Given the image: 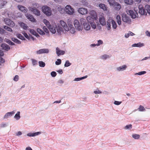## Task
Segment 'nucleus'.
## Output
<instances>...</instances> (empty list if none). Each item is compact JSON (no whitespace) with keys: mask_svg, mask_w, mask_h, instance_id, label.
I'll return each mask as SVG.
<instances>
[{"mask_svg":"<svg viewBox=\"0 0 150 150\" xmlns=\"http://www.w3.org/2000/svg\"><path fill=\"white\" fill-rule=\"evenodd\" d=\"M25 16L27 18L31 21L33 22H36V20L34 18L33 15L28 13H27L25 14Z\"/></svg>","mask_w":150,"mask_h":150,"instance_id":"obj_10","label":"nucleus"},{"mask_svg":"<svg viewBox=\"0 0 150 150\" xmlns=\"http://www.w3.org/2000/svg\"><path fill=\"white\" fill-rule=\"evenodd\" d=\"M65 11L66 13L69 15L73 14L74 12V9L70 5H67L65 7Z\"/></svg>","mask_w":150,"mask_h":150,"instance_id":"obj_3","label":"nucleus"},{"mask_svg":"<svg viewBox=\"0 0 150 150\" xmlns=\"http://www.w3.org/2000/svg\"><path fill=\"white\" fill-rule=\"evenodd\" d=\"M127 67L126 65H124L120 67L117 68V70L118 71H122L125 70Z\"/></svg>","mask_w":150,"mask_h":150,"instance_id":"obj_27","label":"nucleus"},{"mask_svg":"<svg viewBox=\"0 0 150 150\" xmlns=\"http://www.w3.org/2000/svg\"><path fill=\"white\" fill-rule=\"evenodd\" d=\"M58 28L57 29V31L59 33L60 32H63V28L62 27H58Z\"/></svg>","mask_w":150,"mask_h":150,"instance_id":"obj_56","label":"nucleus"},{"mask_svg":"<svg viewBox=\"0 0 150 150\" xmlns=\"http://www.w3.org/2000/svg\"><path fill=\"white\" fill-rule=\"evenodd\" d=\"M132 137L135 139H139L140 136L137 134H134L132 135Z\"/></svg>","mask_w":150,"mask_h":150,"instance_id":"obj_37","label":"nucleus"},{"mask_svg":"<svg viewBox=\"0 0 150 150\" xmlns=\"http://www.w3.org/2000/svg\"><path fill=\"white\" fill-rule=\"evenodd\" d=\"M1 47L3 49L6 50H8L10 49V48L9 46L6 44H3L1 45Z\"/></svg>","mask_w":150,"mask_h":150,"instance_id":"obj_21","label":"nucleus"},{"mask_svg":"<svg viewBox=\"0 0 150 150\" xmlns=\"http://www.w3.org/2000/svg\"><path fill=\"white\" fill-rule=\"evenodd\" d=\"M7 3L6 1L4 0H0V8H2Z\"/></svg>","mask_w":150,"mask_h":150,"instance_id":"obj_26","label":"nucleus"},{"mask_svg":"<svg viewBox=\"0 0 150 150\" xmlns=\"http://www.w3.org/2000/svg\"><path fill=\"white\" fill-rule=\"evenodd\" d=\"M42 12L46 16H50L51 15L52 11L49 7L47 6H44L42 7Z\"/></svg>","mask_w":150,"mask_h":150,"instance_id":"obj_2","label":"nucleus"},{"mask_svg":"<svg viewBox=\"0 0 150 150\" xmlns=\"http://www.w3.org/2000/svg\"><path fill=\"white\" fill-rule=\"evenodd\" d=\"M31 60L32 61V64L33 65H34L37 64V60L33 59H32Z\"/></svg>","mask_w":150,"mask_h":150,"instance_id":"obj_54","label":"nucleus"},{"mask_svg":"<svg viewBox=\"0 0 150 150\" xmlns=\"http://www.w3.org/2000/svg\"><path fill=\"white\" fill-rule=\"evenodd\" d=\"M61 63V60L60 59H58L57 61L55 62V64L57 65H59Z\"/></svg>","mask_w":150,"mask_h":150,"instance_id":"obj_49","label":"nucleus"},{"mask_svg":"<svg viewBox=\"0 0 150 150\" xmlns=\"http://www.w3.org/2000/svg\"><path fill=\"white\" fill-rule=\"evenodd\" d=\"M138 110L139 111H143L145 110L144 107L141 105L139 106V107L138 108Z\"/></svg>","mask_w":150,"mask_h":150,"instance_id":"obj_43","label":"nucleus"},{"mask_svg":"<svg viewBox=\"0 0 150 150\" xmlns=\"http://www.w3.org/2000/svg\"><path fill=\"white\" fill-rule=\"evenodd\" d=\"M103 43V41L101 40H99L98 41V43L96 44V46H98L102 44Z\"/></svg>","mask_w":150,"mask_h":150,"instance_id":"obj_52","label":"nucleus"},{"mask_svg":"<svg viewBox=\"0 0 150 150\" xmlns=\"http://www.w3.org/2000/svg\"><path fill=\"white\" fill-rule=\"evenodd\" d=\"M39 7V5L36 3L33 4V6L29 7L28 8L30 11L33 12L34 14L37 16H40V11L38 10L37 8Z\"/></svg>","mask_w":150,"mask_h":150,"instance_id":"obj_1","label":"nucleus"},{"mask_svg":"<svg viewBox=\"0 0 150 150\" xmlns=\"http://www.w3.org/2000/svg\"><path fill=\"white\" fill-rule=\"evenodd\" d=\"M41 132H39L34 133H29L28 134V136L29 137H34L38 135L39 134H41Z\"/></svg>","mask_w":150,"mask_h":150,"instance_id":"obj_24","label":"nucleus"},{"mask_svg":"<svg viewBox=\"0 0 150 150\" xmlns=\"http://www.w3.org/2000/svg\"><path fill=\"white\" fill-rule=\"evenodd\" d=\"M145 9L147 13L150 14V6L147 5L145 6Z\"/></svg>","mask_w":150,"mask_h":150,"instance_id":"obj_32","label":"nucleus"},{"mask_svg":"<svg viewBox=\"0 0 150 150\" xmlns=\"http://www.w3.org/2000/svg\"><path fill=\"white\" fill-rule=\"evenodd\" d=\"M144 44L141 42H138L137 43H135L132 45V47H141L144 46Z\"/></svg>","mask_w":150,"mask_h":150,"instance_id":"obj_19","label":"nucleus"},{"mask_svg":"<svg viewBox=\"0 0 150 150\" xmlns=\"http://www.w3.org/2000/svg\"><path fill=\"white\" fill-rule=\"evenodd\" d=\"M107 26L108 29L109 30L111 29V18H109L108 21H107Z\"/></svg>","mask_w":150,"mask_h":150,"instance_id":"obj_22","label":"nucleus"},{"mask_svg":"<svg viewBox=\"0 0 150 150\" xmlns=\"http://www.w3.org/2000/svg\"><path fill=\"white\" fill-rule=\"evenodd\" d=\"M5 62V60L2 57L0 56V65L1 64V63H3Z\"/></svg>","mask_w":150,"mask_h":150,"instance_id":"obj_61","label":"nucleus"},{"mask_svg":"<svg viewBox=\"0 0 150 150\" xmlns=\"http://www.w3.org/2000/svg\"><path fill=\"white\" fill-rule=\"evenodd\" d=\"M23 35H24V36L28 40H29L30 39V36H29L27 33L24 32L22 33Z\"/></svg>","mask_w":150,"mask_h":150,"instance_id":"obj_47","label":"nucleus"},{"mask_svg":"<svg viewBox=\"0 0 150 150\" xmlns=\"http://www.w3.org/2000/svg\"><path fill=\"white\" fill-rule=\"evenodd\" d=\"M4 28L8 31L10 32H12L13 31V30L11 28L7 26H4Z\"/></svg>","mask_w":150,"mask_h":150,"instance_id":"obj_38","label":"nucleus"},{"mask_svg":"<svg viewBox=\"0 0 150 150\" xmlns=\"http://www.w3.org/2000/svg\"><path fill=\"white\" fill-rule=\"evenodd\" d=\"M108 1L111 6H113L116 2H115L114 0H108Z\"/></svg>","mask_w":150,"mask_h":150,"instance_id":"obj_40","label":"nucleus"},{"mask_svg":"<svg viewBox=\"0 0 150 150\" xmlns=\"http://www.w3.org/2000/svg\"><path fill=\"white\" fill-rule=\"evenodd\" d=\"M132 128V125L131 124L126 125L124 127V129H130Z\"/></svg>","mask_w":150,"mask_h":150,"instance_id":"obj_42","label":"nucleus"},{"mask_svg":"<svg viewBox=\"0 0 150 150\" xmlns=\"http://www.w3.org/2000/svg\"><path fill=\"white\" fill-rule=\"evenodd\" d=\"M99 21L100 24L102 25H105V20L103 16H100Z\"/></svg>","mask_w":150,"mask_h":150,"instance_id":"obj_13","label":"nucleus"},{"mask_svg":"<svg viewBox=\"0 0 150 150\" xmlns=\"http://www.w3.org/2000/svg\"><path fill=\"white\" fill-rule=\"evenodd\" d=\"M5 30L0 27V33L1 34H4L5 33Z\"/></svg>","mask_w":150,"mask_h":150,"instance_id":"obj_62","label":"nucleus"},{"mask_svg":"<svg viewBox=\"0 0 150 150\" xmlns=\"http://www.w3.org/2000/svg\"><path fill=\"white\" fill-rule=\"evenodd\" d=\"M111 23L112 27L116 29L117 27V24L116 22L114 20L111 18Z\"/></svg>","mask_w":150,"mask_h":150,"instance_id":"obj_34","label":"nucleus"},{"mask_svg":"<svg viewBox=\"0 0 150 150\" xmlns=\"http://www.w3.org/2000/svg\"><path fill=\"white\" fill-rule=\"evenodd\" d=\"M83 25L84 29L86 30H88L90 29L91 27L90 25L87 23L83 24Z\"/></svg>","mask_w":150,"mask_h":150,"instance_id":"obj_23","label":"nucleus"},{"mask_svg":"<svg viewBox=\"0 0 150 150\" xmlns=\"http://www.w3.org/2000/svg\"><path fill=\"white\" fill-rule=\"evenodd\" d=\"M6 42L8 44L11 45H15L14 43L12 42L9 39H7L6 40Z\"/></svg>","mask_w":150,"mask_h":150,"instance_id":"obj_46","label":"nucleus"},{"mask_svg":"<svg viewBox=\"0 0 150 150\" xmlns=\"http://www.w3.org/2000/svg\"><path fill=\"white\" fill-rule=\"evenodd\" d=\"M94 93L95 94H100L101 93H102V92L99 90H98V91H94Z\"/></svg>","mask_w":150,"mask_h":150,"instance_id":"obj_63","label":"nucleus"},{"mask_svg":"<svg viewBox=\"0 0 150 150\" xmlns=\"http://www.w3.org/2000/svg\"><path fill=\"white\" fill-rule=\"evenodd\" d=\"M49 50L47 49H42L39 50L37 52V54H40L43 53H48Z\"/></svg>","mask_w":150,"mask_h":150,"instance_id":"obj_14","label":"nucleus"},{"mask_svg":"<svg viewBox=\"0 0 150 150\" xmlns=\"http://www.w3.org/2000/svg\"><path fill=\"white\" fill-rule=\"evenodd\" d=\"M108 57H109V56L106 54H104L101 57V58L103 59H106Z\"/></svg>","mask_w":150,"mask_h":150,"instance_id":"obj_51","label":"nucleus"},{"mask_svg":"<svg viewBox=\"0 0 150 150\" xmlns=\"http://www.w3.org/2000/svg\"><path fill=\"white\" fill-rule=\"evenodd\" d=\"M126 12L129 15L133 18H135L139 17L138 14L136 11H135V12H134L132 10H127Z\"/></svg>","mask_w":150,"mask_h":150,"instance_id":"obj_4","label":"nucleus"},{"mask_svg":"<svg viewBox=\"0 0 150 150\" xmlns=\"http://www.w3.org/2000/svg\"><path fill=\"white\" fill-rule=\"evenodd\" d=\"M70 29H69V30L71 32V33L73 34L75 32V29L73 27V25H71L69 27Z\"/></svg>","mask_w":150,"mask_h":150,"instance_id":"obj_31","label":"nucleus"},{"mask_svg":"<svg viewBox=\"0 0 150 150\" xmlns=\"http://www.w3.org/2000/svg\"><path fill=\"white\" fill-rule=\"evenodd\" d=\"M98 6L104 11L107 10V7L106 5L103 4H100L98 5Z\"/></svg>","mask_w":150,"mask_h":150,"instance_id":"obj_16","label":"nucleus"},{"mask_svg":"<svg viewBox=\"0 0 150 150\" xmlns=\"http://www.w3.org/2000/svg\"><path fill=\"white\" fill-rule=\"evenodd\" d=\"M80 21L81 24L83 25L86 23V20L83 18H81L80 19Z\"/></svg>","mask_w":150,"mask_h":150,"instance_id":"obj_45","label":"nucleus"},{"mask_svg":"<svg viewBox=\"0 0 150 150\" xmlns=\"http://www.w3.org/2000/svg\"><path fill=\"white\" fill-rule=\"evenodd\" d=\"M79 13L85 15L88 13V11L87 9L85 8H80L78 10Z\"/></svg>","mask_w":150,"mask_h":150,"instance_id":"obj_9","label":"nucleus"},{"mask_svg":"<svg viewBox=\"0 0 150 150\" xmlns=\"http://www.w3.org/2000/svg\"><path fill=\"white\" fill-rule=\"evenodd\" d=\"M20 112H18L14 116V118L17 120H18L20 118Z\"/></svg>","mask_w":150,"mask_h":150,"instance_id":"obj_36","label":"nucleus"},{"mask_svg":"<svg viewBox=\"0 0 150 150\" xmlns=\"http://www.w3.org/2000/svg\"><path fill=\"white\" fill-rule=\"evenodd\" d=\"M74 24L75 28L77 30H80L82 29L83 27L81 25L79 21L78 20H75L74 22Z\"/></svg>","mask_w":150,"mask_h":150,"instance_id":"obj_7","label":"nucleus"},{"mask_svg":"<svg viewBox=\"0 0 150 150\" xmlns=\"http://www.w3.org/2000/svg\"><path fill=\"white\" fill-rule=\"evenodd\" d=\"M17 37L19 39L23 40H25V38L21 34H18L17 35Z\"/></svg>","mask_w":150,"mask_h":150,"instance_id":"obj_39","label":"nucleus"},{"mask_svg":"<svg viewBox=\"0 0 150 150\" xmlns=\"http://www.w3.org/2000/svg\"><path fill=\"white\" fill-rule=\"evenodd\" d=\"M146 34L147 36L150 37V32L147 30L146 32Z\"/></svg>","mask_w":150,"mask_h":150,"instance_id":"obj_64","label":"nucleus"},{"mask_svg":"<svg viewBox=\"0 0 150 150\" xmlns=\"http://www.w3.org/2000/svg\"><path fill=\"white\" fill-rule=\"evenodd\" d=\"M86 19L88 22L91 23V20L92 19V18L90 16H88L87 17Z\"/></svg>","mask_w":150,"mask_h":150,"instance_id":"obj_53","label":"nucleus"},{"mask_svg":"<svg viewBox=\"0 0 150 150\" xmlns=\"http://www.w3.org/2000/svg\"><path fill=\"white\" fill-rule=\"evenodd\" d=\"M57 9H58V11L62 13H64L65 11V9L63 7H62L58 5L57 6Z\"/></svg>","mask_w":150,"mask_h":150,"instance_id":"obj_25","label":"nucleus"},{"mask_svg":"<svg viewBox=\"0 0 150 150\" xmlns=\"http://www.w3.org/2000/svg\"><path fill=\"white\" fill-rule=\"evenodd\" d=\"M71 65V64L69 62L68 60L66 61L64 64L65 67H68L70 66Z\"/></svg>","mask_w":150,"mask_h":150,"instance_id":"obj_48","label":"nucleus"},{"mask_svg":"<svg viewBox=\"0 0 150 150\" xmlns=\"http://www.w3.org/2000/svg\"><path fill=\"white\" fill-rule=\"evenodd\" d=\"M19 79L18 76L17 75H16L15 76V77L13 79V80L15 81H18Z\"/></svg>","mask_w":150,"mask_h":150,"instance_id":"obj_59","label":"nucleus"},{"mask_svg":"<svg viewBox=\"0 0 150 150\" xmlns=\"http://www.w3.org/2000/svg\"><path fill=\"white\" fill-rule=\"evenodd\" d=\"M39 66L41 67H44L45 66V63L42 61L39 62Z\"/></svg>","mask_w":150,"mask_h":150,"instance_id":"obj_44","label":"nucleus"},{"mask_svg":"<svg viewBox=\"0 0 150 150\" xmlns=\"http://www.w3.org/2000/svg\"><path fill=\"white\" fill-rule=\"evenodd\" d=\"M51 74L52 77H54L56 76L57 73L55 71H52L51 72Z\"/></svg>","mask_w":150,"mask_h":150,"instance_id":"obj_55","label":"nucleus"},{"mask_svg":"<svg viewBox=\"0 0 150 150\" xmlns=\"http://www.w3.org/2000/svg\"><path fill=\"white\" fill-rule=\"evenodd\" d=\"M125 2L127 4L131 5L133 4V0H124Z\"/></svg>","mask_w":150,"mask_h":150,"instance_id":"obj_33","label":"nucleus"},{"mask_svg":"<svg viewBox=\"0 0 150 150\" xmlns=\"http://www.w3.org/2000/svg\"><path fill=\"white\" fill-rule=\"evenodd\" d=\"M43 22L46 25L48 29L52 27V25H51L50 22L46 19H43Z\"/></svg>","mask_w":150,"mask_h":150,"instance_id":"obj_18","label":"nucleus"},{"mask_svg":"<svg viewBox=\"0 0 150 150\" xmlns=\"http://www.w3.org/2000/svg\"><path fill=\"white\" fill-rule=\"evenodd\" d=\"M18 8L19 10L25 13L27 12L28 11L26 7L21 5H18Z\"/></svg>","mask_w":150,"mask_h":150,"instance_id":"obj_12","label":"nucleus"},{"mask_svg":"<svg viewBox=\"0 0 150 150\" xmlns=\"http://www.w3.org/2000/svg\"><path fill=\"white\" fill-rule=\"evenodd\" d=\"M121 103V102H120L117 101H115L114 102V104L116 105H119Z\"/></svg>","mask_w":150,"mask_h":150,"instance_id":"obj_60","label":"nucleus"},{"mask_svg":"<svg viewBox=\"0 0 150 150\" xmlns=\"http://www.w3.org/2000/svg\"><path fill=\"white\" fill-rule=\"evenodd\" d=\"M57 25L56 24L54 26H52V27L50 28L49 29L50 31L53 33H55L56 32V28Z\"/></svg>","mask_w":150,"mask_h":150,"instance_id":"obj_17","label":"nucleus"},{"mask_svg":"<svg viewBox=\"0 0 150 150\" xmlns=\"http://www.w3.org/2000/svg\"><path fill=\"white\" fill-rule=\"evenodd\" d=\"M11 40L12 41L18 44H20L21 43L20 41L16 38H11Z\"/></svg>","mask_w":150,"mask_h":150,"instance_id":"obj_35","label":"nucleus"},{"mask_svg":"<svg viewBox=\"0 0 150 150\" xmlns=\"http://www.w3.org/2000/svg\"><path fill=\"white\" fill-rule=\"evenodd\" d=\"M122 20L123 22L130 24L131 20L129 17L127 16L126 15L123 14L122 16Z\"/></svg>","mask_w":150,"mask_h":150,"instance_id":"obj_8","label":"nucleus"},{"mask_svg":"<svg viewBox=\"0 0 150 150\" xmlns=\"http://www.w3.org/2000/svg\"><path fill=\"white\" fill-rule=\"evenodd\" d=\"M43 29L44 31L46 33H49V31L44 26L43 27Z\"/></svg>","mask_w":150,"mask_h":150,"instance_id":"obj_57","label":"nucleus"},{"mask_svg":"<svg viewBox=\"0 0 150 150\" xmlns=\"http://www.w3.org/2000/svg\"><path fill=\"white\" fill-rule=\"evenodd\" d=\"M30 33L32 34L33 35H35L36 37H37L39 36L38 34L33 29H30Z\"/></svg>","mask_w":150,"mask_h":150,"instance_id":"obj_29","label":"nucleus"},{"mask_svg":"<svg viewBox=\"0 0 150 150\" xmlns=\"http://www.w3.org/2000/svg\"><path fill=\"white\" fill-rule=\"evenodd\" d=\"M56 53L58 56L61 55H63L64 54L65 52L59 50V48L57 47L56 49Z\"/></svg>","mask_w":150,"mask_h":150,"instance_id":"obj_15","label":"nucleus"},{"mask_svg":"<svg viewBox=\"0 0 150 150\" xmlns=\"http://www.w3.org/2000/svg\"><path fill=\"white\" fill-rule=\"evenodd\" d=\"M113 6L114 7L115 9L117 10H119L121 8L120 5L117 2H116Z\"/></svg>","mask_w":150,"mask_h":150,"instance_id":"obj_20","label":"nucleus"},{"mask_svg":"<svg viewBox=\"0 0 150 150\" xmlns=\"http://www.w3.org/2000/svg\"><path fill=\"white\" fill-rule=\"evenodd\" d=\"M21 27L24 29L26 30L28 28V26L23 22H21L20 23Z\"/></svg>","mask_w":150,"mask_h":150,"instance_id":"obj_28","label":"nucleus"},{"mask_svg":"<svg viewBox=\"0 0 150 150\" xmlns=\"http://www.w3.org/2000/svg\"><path fill=\"white\" fill-rule=\"evenodd\" d=\"M60 24L65 31H69V28L67 26L66 23L65 22L63 21H60Z\"/></svg>","mask_w":150,"mask_h":150,"instance_id":"obj_11","label":"nucleus"},{"mask_svg":"<svg viewBox=\"0 0 150 150\" xmlns=\"http://www.w3.org/2000/svg\"><path fill=\"white\" fill-rule=\"evenodd\" d=\"M4 21L5 22L6 24L11 27H13L15 25L14 23L8 18H4Z\"/></svg>","mask_w":150,"mask_h":150,"instance_id":"obj_6","label":"nucleus"},{"mask_svg":"<svg viewBox=\"0 0 150 150\" xmlns=\"http://www.w3.org/2000/svg\"><path fill=\"white\" fill-rule=\"evenodd\" d=\"M37 31L40 35H44L45 34L44 32L40 28L37 29Z\"/></svg>","mask_w":150,"mask_h":150,"instance_id":"obj_41","label":"nucleus"},{"mask_svg":"<svg viewBox=\"0 0 150 150\" xmlns=\"http://www.w3.org/2000/svg\"><path fill=\"white\" fill-rule=\"evenodd\" d=\"M139 13L141 15H147V12L146 11L142 5L141 4L139 6Z\"/></svg>","mask_w":150,"mask_h":150,"instance_id":"obj_5","label":"nucleus"},{"mask_svg":"<svg viewBox=\"0 0 150 150\" xmlns=\"http://www.w3.org/2000/svg\"><path fill=\"white\" fill-rule=\"evenodd\" d=\"M146 73V71H144L139 72L138 73H137V74L139 75H142Z\"/></svg>","mask_w":150,"mask_h":150,"instance_id":"obj_58","label":"nucleus"},{"mask_svg":"<svg viewBox=\"0 0 150 150\" xmlns=\"http://www.w3.org/2000/svg\"><path fill=\"white\" fill-rule=\"evenodd\" d=\"M116 19L117 20V23L119 25L121 24V17L119 15H117L116 16Z\"/></svg>","mask_w":150,"mask_h":150,"instance_id":"obj_30","label":"nucleus"},{"mask_svg":"<svg viewBox=\"0 0 150 150\" xmlns=\"http://www.w3.org/2000/svg\"><path fill=\"white\" fill-rule=\"evenodd\" d=\"M91 27L95 29L96 28V26L95 24L94 23H90Z\"/></svg>","mask_w":150,"mask_h":150,"instance_id":"obj_50","label":"nucleus"}]
</instances>
